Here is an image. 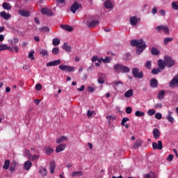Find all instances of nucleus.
<instances>
[{"mask_svg": "<svg viewBox=\"0 0 178 178\" xmlns=\"http://www.w3.org/2000/svg\"><path fill=\"white\" fill-rule=\"evenodd\" d=\"M157 31H163L165 34H169V28L167 26L161 25L156 27Z\"/></svg>", "mask_w": 178, "mask_h": 178, "instance_id": "obj_8", "label": "nucleus"}, {"mask_svg": "<svg viewBox=\"0 0 178 178\" xmlns=\"http://www.w3.org/2000/svg\"><path fill=\"white\" fill-rule=\"evenodd\" d=\"M94 113H95V111H91L88 110V113H87L88 118H91V116H92V115H94Z\"/></svg>", "mask_w": 178, "mask_h": 178, "instance_id": "obj_49", "label": "nucleus"}, {"mask_svg": "<svg viewBox=\"0 0 178 178\" xmlns=\"http://www.w3.org/2000/svg\"><path fill=\"white\" fill-rule=\"evenodd\" d=\"M19 42V40L17 38H14L12 42V45H16Z\"/></svg>", "mask_w": 178, "mask_h": 178, "instance_id": "obj_58", "label": "nucleus"}, {"mask_svg": "<svg viewBox=\"0 0 178 178\" xmlns=\"http://www.w3.org/2000/svg\"><path fill=\"white\" fill-rule=\"evenodd\" d=\"M152 63L151 61H147L145 63V67L147 69H151Z\"/></svg>", "mask_w": 178, "mask_h": 178, "instance_id": "obj_53", "label": "nucleus"}, {"mask_svg": "<svg viewBox=\"0 0 178 178\" xmlns=\"http://www.w3.org/2000/svg\"><path fill=\"white\" fill-rule=\"evenodd\" d=\"M41 13L42 15H47V16H54V13H52V10L48 8H42Z\"/></svg>", "mask_w": 178, "mask_h": 178, "instance_id": "obj_11", "label": "nucleus"}, {"mask_svg": "<svg viewBox=\"0 0 178 178\" xmlns=\"http://www.w3.org/2000/svg\"><path fill=\"white\" fill-rule=\"evenodd\" d=\"M10 165V161L6 160L4 162V165L3 166V169L8 170L9 169V165Z\"/></svg>", "mask_w": 178, "mask_h": 178, "instance_id": "obj_37", "label": "nucleus"}, {"mask_svg": "<svg viewBox=\"0 0 178 178\" xmlns=\"http://www.w3.org/2000/svg\"><path fill=\"white\" fill-rule=\"evenodd\" d=\"M66 148L65 144L58 145L56 148V152H62Z\"/></svg>", "mask_w": 178, "mask_h": 178, "instance_id": "obj_18", "label": "nucleus"}, {"mask_svg": "<svg viewBox=\"0 0 178 178\" xmlns=\"http://www.w3.org/2000/svg\"><path fill=\"white\" fill-rule=\"evenodd\" d=\"M52 43L54 47H58L60 44V40L58 38H54L52 40Z\"/></svg>", "mask_w": 178, "mask_h": 178, "instance_id": "obj_34", "label": "nucleus"}, {"mask_svg": "<svg viewBox=\"0 0 178 178\" xmlns=\"http://www.w3.org/2000/svg\"><path fill=\"white\" fill-rule=\"evenodd\" d=\"M173 113L172 111H168L166 116V119L168 120L169 123L173 124L175 123V118L172 117Z\"/></svg>", "mask_w": 178, "mask_h": 178, "instance_id": "obj_13", "label": "nucleus"}, {"mask_svg": "<svg viewBox=\"0 0 178 178\" xmlns=\"http://www.w3.org/2000/svg\"><path fill=\"white\" fill-rule=\"evenodd\" d=\"M0 16L1 17H3V19H5V20H8V19H10V17H11L10 14L6 13V12H5V11L1 12L0 14Z\"/></svg>", "mask_w": 178, "mask_h": 178, "instance_id": "obj_21", "label": "nucleus"}, {"mask_svg": "<svg viewBox=\"0 0 178 178\" xmlns=\"http://www.w3.org/2000/svg\"><path fill=\"white\" fill-rule=\"evenodd\" d=\"M40 54V55H42V56H49L48 50L47 49H41Z\"/></svg>", "mask_w": 178, "mask_h": 178, "instance_id": "obj_39", "label": "nucleus"}, {"mask_svg": "<svg viewBox=\"0 0 178 178\" xmlns=\"http://www.w3.org/2000/svg\"><path fill=\"white\" fill-rule=\"evenodd\" d=\"M175 65V60L172 59L170 56H165L164 61L163 60H159L158 61V66L161 69H165V66L168 67H172Z\"/></svg>", "mask_w": 178, "mask_h": 178, "instance_id": "obj_2", "label": "nucleus"}, {"mask_svg": "<svg viewBox=\"0 0 178 178\" xmlns=\"http://www.w3.org/2000/svg\"><path fill=\"white\" fill-rule=\"evenodd\" d=\"M170 41H173V38H165L163 40V42L165 45H168V43L170 42Z\"/></svg>", "mask_w": 178, "mask_h": 178, "instance_id": "obj_43", "label": "nucleus"}, {"mask_svg": "<svg viewBox=\"0 0 178 178\" xmlns=\"http://www.w3.org/2000/svg\"><path fill=\"white\" fill-rule=\"evenodd\" d=\"M35 88L37 91H41V88H42V86H41L40 83H38L35 86Z\"/></svg>", "mask_w": 178, "mask_h": 178, "instance_id": "obj_57", "label": "nucleus"}, {"mask_svg": "<svg viewBox=\"0 0 178 178\" xmlns=\"http://www.w3.org/2000/svg\"><path fill=\"white\" fill-rule=\"evenodd\" d=\"M24 156H27L28 159H31V154H30V150H25Z\"/></svg>", "mask_w": 178, "mask_h": 178, "instance_id": "obj_44", "label": "nucleus"}, {"mask_svg": "<svg viewBox=\"0 0 178 178\" xmlns=\"http://www.w3.org/2000/svg\"><path fill=\"white\" fill-rule=\"evenodd\" d=\"M135 115L137 118H142V116H145V113H144V112H143V111H137L135 113Z\"/></svg>", "mask_w": 178, "mask_h": 178, "instance_id": "obj_35", "label": "nucleus"}, {"mask_svg": "<svg viewBox=\"0 0 178 178\" xmlns=\"http://www.w3.org/2000/svg\"><path fill=\"white\" fill-rule=\"evenodd\" d=\"M143 178H156V175L153 172H150L149 174L143 175Z\"/></svg>", "mask_w": 178, "mask_h": 178, "instance_id": "obj_31", "label": "nucleus"}, {"mask_svg": "<svg viewBox=\"0 0 178 178\" xmlns=\"http://www.w3.org/2000/svg\"><path fill=\"white\" fill-rule=\"evenodd\" d=\"M18 14H19L20 16H23L24 17H29V16H30V11L26 10H19L18 11Z\"/></svg>", "mask_w": 178, "mask_h": 178, "instance_id": "obj_14", "label": "nucleus"}, {"mask_svg": "<svg viewBox=\"0 0 178 178\" xmlns=\"http://www.w3.org/2000/svg\"><path fill=\"white\" fill-rule=\"evenodd\" d=\"M111 60H112V58H111V57H106L105 58H103L104 63H110Z\"/></svg>", "mask_w": 178, "mask_h": 178, "instance_id": "obj_47", "label": "nucleus"}, {"mask_svg": "<svg viewBox=\"0 0 178 178\" xmlns=\"http://www.w3.org/2000/svg\"><path fill=\"white\" fill-rule=\"evenodd\" d=\"M60 27L63 30H65V31H73V27L70 26L61 24Z\"/></svg>", "mask_w": 178, "mask_h": 178, "instance_id": "obj_23", "label": "nucleus"}, {"mask_svg": "<svg viewBox=\"0 0 178 178\" xmlns=\"http://www.w3.org/2000/svg\"><path fill=\"white\" fill-rule=\"evenodd\" d=\"M63 49L67 52H70L72 51V47L67 44V43H64L63 45Z\"/></svg>", "mask_w": 178, "mask_h": 178, "instance_id": "obj_30", "label": "nucleus"}, {"mask_svg": "<svg viewBox=\"0 0 178 178\" xmlns=\"http://www.w3.org/2000/svg\"><path fill=\"white\" fill-rule=\"evenodd\" d=\"M141 145H143V141H141V140H137L134 144L133 148L134 149H137V148H138L139 147H141Z\"/></svg>", "mask_w": 178, "mask_h": 178, "instance_id": "obj_20", "label": "nucleus"}, {"mask_svg": "<svg viewBox=\"0 0 178 178\" xmlns=\"http://www.w3.org/2000/svg\"><path fill=\"white\" fill-rule=\"evenodd\" d=\"M97 60H98V57L97 56H94L92 58V62H97Z\"/></svg>", "mask_w": 178, "mask_h": 178, "instance_id": "obj_60", "label": "nucleus"}, {"mask_svg": "<svg viewBox=\"0 0 178 178\" xmlns=\"http://www.w3.org/2000/svg\"><path fill=\"white\" fill-rule=\"evenodd\" d=\"M38 158H40V156L34 154L33 156H31V159H30L31 161H36V159H38Z\"/></svg>", "mask_w": 178, "mask_h": 178, "instance_id": "obj_52", "label": "nucleus"}, {"mask_svg": "<svg viewBox=\"0 0 178 178\" xmlns=\"http://www.w3.org/2000/svg\"><path fill=\"white\" fill-rule=\"evenodd\" d=\"M163 97H165V90H161L159 92L158 98L159 99H163Z\"/></svg>", "mask_w": 178, "mask_h": 178, "instance_id": "obj_40", "label": "nucleus"}, {"mask_svg": "<svg viewBox=\"0 0 178 178\" xmlns=\"http://www.w3.org/2000/svg\"><path fill=\"white\" fill-rule=\"evenodd\" d=\"M106 77V75H105V74H102V73L99 74L98 83H99V84H104V83H105Z\"/></svg>", "mask_w": 178, "mask_h": 178, "instance_id": "obj_15", "label": "nucleus"}, {"mask_svg": "<svg viewBox=\"0 0 178 178\" xmlns=\"http://www.w3.org/2000/svg\"><path fill=\"white\" fill-rule=\"evenodd\" d=\"M58 67L60 70H63V72H72L76 71V68L74 67L66 65H60Z\"/></svg>", "mask_w": 178, "mask_h": 178, "instance_id": "obj_4", "label": "nucleus"}, {"mask_svg": "<svg viewBox=\"0 0 178 178\" xmlns=\"http://www.w3.org/2000/svg\"><path fill=\"white\" fill-rule=\"evenodd\" d=\"M172 6L174 9H175L176 10H178V4L176 3V2H172Z\"/></svg>", "mask_w": 178, "mask_h": 178, "instance_id": "obj_55", "label": "nucleus"}, {"mask_svg": "<svg viewBox=\"0 0 178 178\" xmlns=\"http://www.w3.org/2000/svg\"><path fill=\"white\" fill-rule=\"evenodd\" d=\"M155 118H156V119L161 120V119H162V114L160 113H157L155 114Z\"/></svg>", "mask_w": 178, "mask_h": 178, "instance_id": "obj_51", "label": "nucleus"}, {"mask_svg": "<svg viewBox=\"0 0 178 178\" xmlns=\"http://www.w3.org/2000/svg\"><path fill=\"white\" fill-rule=\"evenodd\" d=\"M115 119H116V117H113L112 115L107 117V120H115Z\"/></svg>", "mask_w": 178, "mask_h": 178, "instance_id": "obj_59", "label": "nucleus"}, {"mask_svg": "<svg viewBox=\"0 0 178 178\" xmlns=\"http://www.w3.org/2000/svg\"><path fill=\"white\" fill-rule=\"evenodd\" d=\"M13 49H14V51H15L16 52H19V48H18L17 47L14 46V47H13Z\"/></svg>", "mask_w": 178, "mask_h": 178, "instance_id": "obj_64", "label": "nucleus"}, {"mask_svg": "<svg viewBox=\"0 0 178 178\" xmlns=\"http://www.w3.org/2000/svg\"><path fill=\"white\" fill-rule=\"evenodd\" d=\"M122 87H123V83H122L121 81H118L115 83V90H119Z\"/></svg>", "mask_w": 178, "mask_h": 178, "instance_id": "obj_36", "label": "nucleus"}, {"mask_svg": "<svg viewBox=\"0 0 178 178\" xmlns=\"http://www.w3.org/2000/svg\"><path fill=\"white\" fill-rule=\"evenodd\" d=\"M65 141H67V137L61 136L56 139L57 144H60V143H65Z\"/></svg>", "mask_w": 178, "mask_h": 178, "instance_id": "obj_24", "label": "nucleus"}, {"mask_svg": "<svg viewBox=\"0 0 178 178\" xmlns=\"http://www.w3.org/2000/svg\"><path fill=\"white\" fill-rule=\"evenodd\" d=\"M147 115H148V116H152V115H155V110H154V109L149 110L147 111Z\"/></svg>", "mask_w": 178, "mask_h": 178, "instance_id": "obj_48", "label": "nucleus"}, {"mask_svg": "<svg viewBox=\"0 0 178 178\" xmlns=\"http://www.w3.org/2000/svg\"><path fill=\"white\" fill-rule=\"evenodd\" d=\"M44 151H45L47 155H51V154H52V152H54V149H52V147H51L49 146H47L44 147Z\"/></svg>", "mask_w": 178, "mask_h": 178, "instance_id": "obj_26", "label": "nucleus"}, {"mask_svg": "<svg viewBox=\"0 0 178 178\" xmlns=\"http://www.w3.org/2000/svg\"><path fill=\"white\" fill-rule=\"evenodd\" d=\"M131 47H136V52L138 55H140L145 48H147V45L145 44V42L143 40V39H140L139 40H133L131 41Z\"/></svg>", "mask_w": 178, "mask_h": 178, "instance_id": "obj_1", "label": "nucleus"}, {"mask_svg": "<svg viewBox=\"0 0 178 178\" xmlns=\"http://www.w3.org/2000/svg\"><path fill=\"white\" fill-rule=\"evenodd\" d=\"M133 75L136 79H143L144 76V74H143V72L138 71V68H134L132 70Z\"/></svg>", "mask_w": 178, "mask_h": 178, "instance_id": "obj_5", "label": "nucleus"}, {"mask_svg": "<svg viewBox=\"0 0 178 178\" xmlns=\"http://www.w3.org/2000/svg\"><path fill=\"white\" fill-rule=\"evenodd\" d=\"M52 54L54 55H58V54H59V48L58 47H54L52 49Z\"/></svg>", "mask_w": 178, "mask_h": 178, "instance_id": "obj_46", "label": "nucleus"}, {"mask_svg": "<svg viewBox=\"0 0 178 178\" xmlns=\"http://www.w3.org/2000/svg\"><path fill=\"white\" fill-rule=\"evenodd\" d=\"M173 158H174L173 154H170V155L167 157L166 161H168V162H172V161H173Z\"/></svg>", "mask_w": 178, "mask_h": 178, "instance_id": "obj_50", "label": "nucleus"}, {"mask_svg": "<svg viewBox=\"0 0 178 178\" xmlns=\"http://www.w3.org/2000/svg\"><path fill=\"white\" fill-rule=\"evenodd\" d=\"M55 168H56V163L55 161H52L50 163V173L54 174V172H55Z\"/></svg>", "mask_w": 178, "mask_h": 178, "instance_id": "obj_25", "label": "nucleus"}, {"mask_svg": "<svg viewBox=\"0 0 178 178\" xmlns=\"http://www.w3.org/2000/svg\"><path fill=\"white\" fill-rule=\"evenodd\" d=\"M170 87L172 88H176V87H178V74H177L170 82Z\"/></svg>", "mask_w": 178, "mask_h": 178, "instance_id": "obj_7", "label": "nucleus"}, {"mask_svg": "<svg viewBox=\"0 0 178 178\" xmlns=\"http://www.w3.org/2000/svg\"><path fill=\"white\" fill-rule=\"evenodd\" d=\"M140 18H137V17H131L130 18V24H131V26H136Z\"/></svg>", "mask_w": 178, "mask_h": 178, "instance_id": "obj_17", "label": "nucleus"}, {"mask_svg": "<svg viewBox=\"0 0 178 178\" xmlns=\"http://www.w3.org/2000/svg\"><path fill=\"white\" fill-rule=\"evenodd\" d=\"M72 177H80L83 176V172L81 171H75L72 174Z\"/></svg>", "mask_w": 178, "mask_h": 178, "instance_id": "obj_28", "label": "nucleus"}, {"mask_svg": "<svg viewBox=\"0 0 178 178\" xmlns=\"http://www.w3.org/2000/svg\"><path fill=\"white\" fill-rule=\"evenodd\" d=\"M114 70L118 73H128V72H130V68L120 64H117L114 65Z\"/></svg>", "mask_w": 178, "mask_h": 178, "instance_id": "obj_3", "label": "nucleus"}, {"mask_svg": "<svg viewBox=\"0 0 178 178\" xmlns=\"http://www.w3.org/2000/svg\"><path fill=\"white\" fill-rule=\"evenodd\" d=\"M81 8V4L79 3L77 1H75L73 5L71 6V12L72 13H76L79 9Z\"/></svg>", "mask_w": 178, "mask_h": 178, "instance_id": "obj_6", "label": "nucleus"}, {"mask_svg": "<svg viewBox=\"0 0 178 178\" xmlns=\"http://www.w3.org/2000/svg\"><path fill=\"white\" fill-rule=\"evenodd\" d=\"M153 135L154 138H156V140H158V138H159V137L161 136V132H159V130L156 128L153 130Z\"/></svg>", "mask_w": 178, "mask_h": 178, "instance_id": "obj_19", "label": "nucleus"}, {"mask_svg": "<svg viewBox=\"0 0 178 178\" xmlns=\"http://www.w3.org/2000/svg\"><path fill=\"white\" fill-rule=\"evenodd\" d=\"M34 50H32L29 54V59H31V60H34L35 58L34 57Z\"/></svg>", "mask_w": 178, "mask_h": 178, "instance_id": "obj_38", "label": "nucleus"}, {"mask_svg": "<svg viewBox=\"0 0 178 178\" xmlns=\"http://www.w3.org/2000/svg\"><path fill=\"white\" fill-rule=\"evenodd\" d=\"M86 23H87V26L90 29H94L95 26H98V24H99V21L98 20L88 21Z\"/></svg>", "mask_w": 178, "mask_h": 178, "instance_id": "obj_10", "label": "nucleus"}, {"mask_svg": "<svg viewBox=\"0 0 178 178\" xmlns=\"http://www.w3.org/2000/svg\"><path fill=\"white\" fill-rule=\"evenodd\" d=\"M152 55H159V50H158V49H156V47H152Z\"/></svg>", "mask_w": 178, "mask_h": 178, "instance_id": "obj_41", "label": "nucleus"}, {"mask_svg": "<svg viewBox=\"0 0 178 178\" xmlns=\"http://www.w3.org/2000/svg\"><path fill=\"white\" fill-rule=\"evenodd\" d=\"M156 12H157L156 7L153 8L152 13L153 15H155V13H156Z\"/></svg>", "mask_w": 178, "mask_h": 178, "instance_id": "obj_62", "label": "nucleus"}, {"mask_svg": "<svg viewBox=\"0 0 178 178\" xmlns=\"http://www.w3.org/2000/svg\"><path fill=\"white\" fill-rule=\"evenodd\" d=\"M61 62L62 61H60V60H55L47 63V67H51L52 66H58L60 65Z\"/></svg>", "mask_w": 178, "mask_h": 178, "instance_id": "obj_12", "label": "nucleus"}, {"mask_svg": "<svg viewBox=\"0 0 178 178\" xmlns=\"http://www.w3.org/2000/svg\"><path fill=\"white\" fill-rule=\"evenodd\" d=\"M31 161H28L26 162H25L24 163V169L25 170H30V168H31Z\"/></svg>", "mask_w": 178, "mask_h": 178, "instance_id": "obj_32", "label": "nucleus"}, {"mask_svg": "<svg viewBox=\"0 0 178 178\" xmlns=\"http://www.w3.org/2000/svg\"><path fill=\"white\" fill-rule=\"evenodd\" d=\"M78 90H79V91H84V86L82 85V86H81V88H78Z\"/></svg>", "mask_w": 178, "mask_h": 178, "instance_id": "obj_63", "label": "nucleus"}, {"mask_svg": "<svg viewBox=\"0 0 178 178\" xmlns=\"http://www.w3.org/2000/svg\"><path fill=\"white\" fill-rule=\"evenodd\" d=\"M131 112H132L131 107H130V106L127 107L126 113H128V115H130V113H131Z\"/></svg>", "mask_w": 178, "mask_h": 178, "instance_id": "obj_54", "label": "nucleus"}, {"mask_svg": "<svg viewBox=\"0 0 178 178\" xmlns=\"http://www.w3.org/2000/svg\"><path fill=\"white\" fill-rule=\"evenodd\" d=\"M150 86L152 87V88L158 87V80L156 79H152L150 81Z\"/></svg>", "mask_w": 178, "mask_h": 178, "instance_id": "obj_22", "label": "nucleus"}, {"mask_svg": "<svg viewBox=\"0 0 178 178\" xmlns=\"http://www.w3.org/2000/svg\"><path fill=\"white\" fill-rule=\"evenodd\" d=\"M124 97L126 98H130V97H133V90L130 89V90H127L124 93Z\"/></svg>", "mask_w": 178, "mask_h": 178, "instance_id": "obj_33", "label": "nucleus"}, {"mask_svg": "<svg viewBox=\"0 0 178 178\" xmlns=\"http://www.w3.org/2000/svg\"><path fill=\"white\" fill-rule=\"evenodd\" d=\"M8 49H9V47H8V45L4 44L0 45V51H6Z\"/></svg>", "mask_w": 178, "mask_h": 178, "instance_id": "obj_42", "label": "nucleus"}, {"mask_svg": "<svg viewBox=\"0 0 178 178\" xmlns=\"http://www.w3.org/2000/svg\"><path fill=\"white\" fill-rule=\"evenodd\" d=\"M39 173L44 177V176H47L48 175V171L47 170V168L44 167H40L39 168Z\"/></svg>", "mask_w": 178, "mask_h": 178, "instance_id": "obj_16", "label": "nucleus"}, {"mask_svg": "<svg viewBox=\"0 0 178 178\" xmlns=\"http://www.w3.org/2000/svg\"><path fill=\"white\" fill-rule=\"evenodd\" d=\"M41 102V100H40L39 99H35V104L36 105H40V103Z\"/></svg>", "mask_w": 178, "mask_h": 178, "instance_id": "obj_61", "label": "nucleus"}, {"mask_svg": "<svg viewBox=\"0 0 178 178\" xmlns=\"http://www.w3.org/2000/svg\"><path fill=\"white\" fill-rule=\"evenodd\" d=\"M2 6L3 9H6V10H10V9H12V6H10V3H9L5 2L2 4Z\"/></svg>", "mask_w": 178, "mask_h": 178, "instance_id": "obj_29", "label": "nucleus"}, {"mask_svg": "<svg viewBox=\"0 0 178 178\" xmlns=\"http://www.w3.org/2000/svg\"><path fill=\"white\" fill-rule=\"evenodd\" d=\"M104 6L105 8H106L107 9H112V8H113V5L112 4V2L109 0H107L105 3H104Z\"/></svg>", "mask_w": 178, "mask_h": 178, "instance_id": "obj_27", "label": "nucleus"}, {"mask_svg": "<svg viewBox=\"0 0 178 178\" xmlns=\"http://www.w3.org/2000/svg\"><path fill=\"white\" fill-rule=\"evenodd\" d=\"M127 122H129L128 118H124L122 120V125L124 126V123H127Z\"/></svg>", "mask_w": 178, "mask_h": 178, "instance_id": "obj_56", "label": "nucleus"}, {"mask_svg": "<svg viewBox=\"0 0 178 178\" xmlns=\"http://www.w3.org/2000/svg\"><path fill=\"white\" fill-rule=\"evenodd\" d=\"M152 147L153 149H159V151L163 148L161 140H159L158 143L154 142L152 143Z\"/></svg>", "mask_w": 178, "mask_h": 178, "instance_id": "obj_9", "label": "nucleus"}, {"mask_svg": "<svg viewBox=\"0 0 178 178\" xmlns=\"http://www.w3.org/2000/svg\"><path fill=\"white\" fill-rule=\"evenodd\" d=\"M152 73L153 74H158V73H161V69H159V68H154L152 70Z\"/></svg>", "mask_w": 178, "mask_h": 178, "instance_id": "obj_45", "label": "nucleus"}]
</instances>
